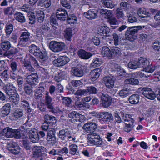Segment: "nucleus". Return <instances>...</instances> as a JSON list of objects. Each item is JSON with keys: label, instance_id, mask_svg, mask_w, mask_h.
Returning a JSON list of instances; mask_svg holds the SVG:
<instances>
[{"label": "nucleus", "instance_id": "1", "mask_svg": "<svg viewBox=\"0 0 160 160\" xmlns=\"http://www.w3.org/2000/svg\"><path fill=\"white\" fill-rule=\"evenodd\" d=\"M4 88L6 93L9 96L10 101L15 103H18L19 100V96L13 85L10 83L7 84L5 85Z\"/></svg>", "mask_w": 160, "mask_h": 160}, {"label": "nucleus", "instance_id": "2", "mask_svg": "<svg viewBox=\"0 0 160 160\" xmlns=\"http://www.w3.org/2000/svg\"><path fill=\"white\" fill-rule=\"evenodd\" d=\"M88 144L90 146L98 147L102 144V141L100 137L95 133L89 135L87 137Z\"/></svg>", "mask_w": 160, "mask_h": 160}, {"label": "nucleus", "instance_id": "3", "mask_svg": "<svg viewBox=\"0 0 160 160\" xmlns=\"http://www.w3.org/2000/svg\"><path fill=\"white\" fill-rule=\"evenodd\" d=\"M75 133L67 129H62L59 131V137L61 139L65 141L68 140L76 142V138L74 136Z\"/></svg>", "mask_w": 160, "mask_h": 160}, {"label": "nucleus", "instance_id": "4", "mask_svg": "<svg viewBox=\"0 0 160 160\" xmlns=\"http://www.w3.org/2000/svg\"><path fill=\"white\" fill-rule=\"evenodd\" d=\"M29 51L30 53L43 61H45L47 59L46 53L42 52L40 50L39 48L34 44H32L29 47Z\"/></svg>", "mask_w": 160, "mask_h": 160}, {"label": "nucleus", "instance_id": "5", "mask_svg": "<svg viewBox=\"0 0 160 160\" xmlns=\"http://www.w3.org/2000/svg\"><path fill=\"white\" fill-rule=\"evenodd\" d=\"M65 45L62 42H58L55 41L51 42L49 45L50 49L54 52H58L63 50Z\"/></svg>", "mask_w": 160, "mask_h": 160}, {"label": "nucleus", "instance_id": "6", "mask_svg": "<svg viewBox=\"0 0 160 160\" xmlns=\"http://www.w3.org/2000/svg\"><path fill=\"white\" fill-rule=\"evenodd\" d=\"M101 116L98 119L99 121L101 124L108 123L112 121L113 119L112 115L110 112H101Z\"/></svg>", "mask_w": 160, "mask_h": 160}, {"label": "nucleus", "instance_id": "7", "mask_svg": "<svg viewBox=\"0 0 160 160\" xmlns=\"http://www.w3.org/2000/svg\"><path fill=\"white\" fill-rule=\"evenodd\" d=\"M137 29L134 27H130L126 32V36L127 39L130 41H133L137 37Z\"/></svg>", "mask_w": 160, "mask_h": 160}, {"label": "nucleus", "instance_id": "8", "mask_svg": "<svg viewBox=\"0 0 160 160\" xmlns=\"http://www.w3.org/2000/svg\"><path fill=\"white\" fill-rule=\"evenodd\" d=\"M70 60L69 58L66 56H61L56 60H54L53 63L56 66L60 67L62 66L67 63Z\"/></svg>", "mask_w": 160, "mask_h": 160}, {"label": "nucleus", "instance_id": "9", "mask_svg": "<svg viewBox=\"0 0 160 160\" xmlns=\"http://www.w3.org/2000/svg\"><path fill=\"white\" fill-rule=\"evenodd\" d=\"M142 94L147 98L153 100L156 98V95L152 89L148 88H144L142 89Z\"/></svg>", "mask_w": 160, "mask_h": 160}, {"label": "nucleus", "instance_id": "10", "mask_svg": "<svg viewBox=\"0 0 160 160\" xmlns=\"http://www.w3.org/2000/svg\"><path fill=\"white\" fill-rule=\"evenodd\" d=\"M56 14L58 19L61 21L65 20L68 17L67 12L63 8H59L57 9Z\"/></svg>", "mask_w": 160, "mask_h": 160}, {"label": "nucleus", "instance_id": "11", "mask_svg": "<svg viewBox=\"0 0 160 160\" xmlns=\"http://www.w3.org/2000/svg\"><path fill=\"white\" fill-rule=\"evenodd\" d=\"M30 33L28 31L23 32L20 37V40L19 42V45L24 46L27 42L30 39Z\"/></svg>", "mask_w": 160, "mask_h": 160}, {"label": "nucleus", "instance_id": "12", "mask_svg": "<svg viewBox=\"0 0 160 160\" xmlns=\"http://www.w3.org/2000/svg\"><path fill=\"white\" fill-rule=\"evenodd\" d=\"M32 149L34 156L37 157L42 156L46 150V148L42 146H35Z\"/></svg>", "mask_w": 160, "mask_h": 160}, {"label": "nucleus", "instance_id": "13", "mask_svg": "<svg viewBox=\"0 0 160 160\" xmlns=\"http://www.w3.org/2000/svg\"><path fill=\"white\" fill-rule=\"evenodd\" d=\"M48 132L47 140L50 144L53 145L56 142L55 129L53 128H50Z\"/></svg>", "mask_w": 160, "mask_h": 160}, {"label": "nucleus", "instance_id": "14", "mask_svg": "<svg viewBox=\"0 0 160 160\" xmlns=\"http://www.w3.org/2000/svg\"><path fill=\"white\" fill-rule=\"evenodd\" d=\"M8 150L12 153L17 154H18L20 151V147L17 145L15 142H11L8 146Z\"/></svg>", "mask_w": 160, "mask_h": 160}, {"label": "nucleus", "instance_id": "15", "mask_svg": "<svg viewBox=\"0 0 160 160\" xmlns=\"http://www.w3.org/2000/svg\"><path fill=\"white\" fill-rule=\"evenodd\" d=\"M38 76L36 73H32L27 76L26 80L27 83L30 84H36L38 82Z\"/></svg>", "mask_w": 160, "mask_h": 160}, {"label": "nucleus", "instance_id": "16", "mask_svg": "<svg viewBox=\"0 0 160 160\" xmlns=\"http://www.w3.org/2000/svg\"><path fill=\"white\" fill-rule=\"evenodd\" d=\"M101 99L102 106L104 108H107L111 104L112 99L108 95L102 94Z\"/></svg>", "mask_w": 160, "mask_h": 160}, {"label": "nucleus", "instance_id": "17", "mask_svg": "<svg viewBox=\"0 0 160 160\" xmlns=\"http://www.w3.org/2000/svg\"><path fill=\"white\" fill-rule=\"evenodd\" d=\"M97 125L93 122H88L83 126V128L88 132H94L97 128Z\"/></svg>", "mask_w": 160, "mask_h": 160}, {"label": "nucleus", "instance_id": "18", "mask_svg": "<svg viewBox=\"0 0 160 160\" xmlns=\"http://www.w3.org/2000/svg\"><path fill=\"white\" fill-rule=\"evenodd\" d=\"M104 81L106 87L108 88H112L114 84V80L112 76H108L104 78Z\"/></svg>", "mask_w": 160, "mask_h": 160}, {"label": "nucleus", "instance_id": "19", "mask_svg": "<svg viewBox=\"0 0 160 160\" xmlns=\"http://www.w3.org/2000/svg\"><path fill=\"white\" fill-rule=\"evenodd\" d=\"M101 72V69L100 68L95 69L92 70L90 72L91 79L92 81L96 80L99 77Z\"/></svg>", "mask_w": 160, "mask_h": 160}, {"label": "nucleus", "instance_id": "20", "mask_svg": "<svg viewBox=\"0 0 160 160\" xmlns=\"http://www.w3.org/2000/svg\"><path fill=\"white\" fill-rule=\"evenodd\" d=\"M98 12L95 9H91L87 12L84 13V16L89 19H93L95 18L97 16Z\"/></svg>", "mask_w": 160, "mask_h": 160}, {"label": "nucleus", "instance_id": "21", "mask_svg": "<svg viewBox=\"0 0 160 160\" xmlns=\"http://www.w3.org/2000/svg\"><path fill=\"white\" fill-rule=\"evenodd\" d=\"M137 62L138 68H142L143 69L149 63L147 58L142 57L138 58Z\"/></svg>", "mask_w": 160, "mask_h": 160}, {"label": "nucleus", "instance_id": "22", "mask_svg": "<svg viewBox=\"0 0 160 160\" xmlns=\"http://www.w3.org/2000/svg\"><path fill=\"white\" fill-rule=\"evenodd\" d=\"M11 105L9 103L5 104L1 109V114L2 117H5L8 115L10 112Z\"/></svg>", "mask_w": 160, "mask_h": 160}, {"label": "nucleus", "instance_id": "23", "mask_svg": "<svg viewBox=\"0 0 160 160\" xmlns=\"http://www.w3.org/2000/svg\"><path fill=\"white\" fill-rule=\"evenodd\" d=\"M78 54L80 58L84 59L90 58L92 54L90 52H87L83 50H80L78 52Z\"/></svg>", "mask_w": 160, "mask_h": 160}, {"label": "nucleus", "instance_id": "24", "mask_svg": "<svg viewBox=\"0 0 160 160\" xmlns=\"http://www.w3.org/2000/svg\"><path fill=\"white\" fill-rule=\"evenodd\" d=\"M102 54L104 57L108 58L109 59L112 58L111 51L106 46L103 47L102 49Z\"/></svg>", "mask_w": 160, "mask_h": 160}, {"label": "nucleus", "instance_id": "25", "mask_svg": "<svg viewBox=\"0 0 160 160\" xmlns=\"http://www.w3.org/2000/svg\"><path fill=\"white\" fill-rule=\"evenodd\" d=\"M69 153L70 154L74 155L79 154L78 147L75 144H71L68 146Z\"/></svg>", "mask_w": 160, "mask_h": 160}, {"label": "nucleus", "instance_id": "26", "mask_svg": "<svg viewBox=\"0 0 160 160\" xmlns=\"http://www.w3.org/2000/svg\"><path fill=\"white\" fill-rule=\"evenodd\" d=\"M138 14L142 18H145L150 16V13L147 12L146 10L143 8H139L138 10Z\"/></svg>", "mask_w": 160, "mask_h": 160}, {"label": "nucleus", "instance_id": "27", "mask_svg": "<svg viewBox=\"0 0 160 160\" xmlns=\"http://www.w3.org/2000/svg\"><path fill=\"white\" fill-rule=\"evenodd\" d=\"M12 136L11 137H14L18 139L21 138L23 136V131L19 129H12Z\"/></svg>", "mask_w": 160, "mask_h": 160}, {"label": "nucleus", "instance_id": "28", "mask_svg": "<svg viewBox=\"0 0 160 160\" xmlns=\"http://www.w3.org/2000/svg\"><path fill=\"white\" fill-rule=\"evenodd\" d=\"M100 12L102 17L108 19L110 18L112 13L111 11L106 9H101L100 10Z\"/></svg>", "mask_w": 160, "mask_h": 160}, {"label": "nucleus", "instance_id": "29", "mask_svg": "<svg viewBox=\"0 0 160 160\" xmlns=\"http://www.w3.org/2000/svg\"><path fill=\"white\" fill-rule=\"evenodd\" d=\"M12 129L7 128L3 129L1 132V136H4L7 138L11 137Z\"/></svg>", "mask_w": 160, "mask_h": 160}, {"label": "nucleus", "instance_id": "30", "mask_svg": "<svg viewBox=\"0 0 160 160\" xmlns=\"http://www.w3.org/2000/svg\"><path fill=\"white\" fill-rule=\"evenodd\" d=\"M139 83L138 80V79L134 78H128L124 81V83L126 85H138Z\"/></svg>", "mask_w": 160, "mask_h": 160}, {"label": "nucleus", "instance_id": "31", "mask_svg": "<svg viewBox=\"0 0 160 160\" xmlns=\"http://www.w3.org/2000/svg\"><path fill=\"white\" fill-rule=\"evenodd\" d=\"M139 96L138 94H133L129 98V101L130 103L132 104H137L139 100Z\"/></svg>", "mask_w": 160, "mask_h": 160}, {"label": "nucleus", "instance_id": "32", "mask_svg": "<svg viewBox=\"0 0 160 160\" xmlns=\"http://www.w3.org/2000/svg\"><path fill=\"white\" fill-rule=\"evenodd\" d=\"M112 58L119 56L121 54V50L118 47H113L111 48Z\"/></svg>", "mask_w": 160, "mask_h": 160}, {"label": "nucleus", "instance_id": "33", "mask_svg": "<svg viewBox=\"0 0 160 160\" xmlns=\"http://www.w3.org/2000/svg\"><path fill=\"white\" fill-rule=\"evenodd\" d=\"M52 101V98L48 95V92H47L45 96V103L49 109L53 110Z\"/></svg>", "mask_w": 160, "mask_h": 160}, {"label": "nucleus", "instance_id": "34", "mask_svg": "<svg viewBox=\"0 0 160 160\" xmlns=\"http://www.w3.org/2000/svg\"><path fill=\"white\" fill-rule=\"evenodd\" d=\"M116 16L118 19H122L125 20L126 18V17L125 16L122 10L120 8H117L116 12Z\"/></svg>", "mask_w": 160, "mask_h": 160}, {"label": "nucleus", "instance_id": "35", "mask_svg": "<svg viewBox=\"0 0 160 160\" xmlns=\"http://www.w3.org/2000/svg\"><path fill=\"white\" fill-rule=\"evenodd\" d=\"M73 70V72L75 76L82 77L84 74V72L82 67L74 68Z\"/></svg>", "mask_w": 160, "mask_h": 160}, {"label": "nucleus", "instance_id": "36", "mask_svg": "<svg viewBox=\"0 0 160 160\" xmlns=\"http://www.w3.org/2000/svg\"><path fill=\"white\" fill-rule=\"evenodd\" d=\"M45 122L47 123H50L56 122V120L55 117L52 116L51 115L47 114L44 116Z\"/></svg>", "mask_w": 160, "mask_h": 160}, {"label": "nucleus", "instance_id": "37", "mask_svg": "<svg viewBox=\"0 0 160 160\" xmlns=\"http://www.w3.org/2000/svg\"><path fill=\"white\" fill-rule=\"evenodd\" d=\"M102 63V59L100 58H97L94 59L91 63V65L93 68L98 67L100 66Z\"/></svg>", "mask_w": 160, "mask_h": 160}, {"label": "nucleus", "instance_id": "38", "mask_svg": "<svg viewBox=\"0 0 160 160\" xmlns=\"http://www.w3.org/2000/svg\"><path fill=\"white\" fill-rule=\"evenodd\" d=\"M67 21L69 24H74L77 23V18L74 14H72L68 16Z\"/></svg>", "mask_w": 160, "mask_h": 160}, {"label": "nucleus", "instance_id": "39", "mask_svg": "<svg viewBox=\"0 0 160 160\" xmlns=\"http://www.w3.org/2000/svg\"><path fill=\"white\" fill-rule=\"evenodd\" d=\"M14 17L16 19L21 22H25V19L23 14L20 12H17L14 15Z\"/></svg>", "mask_w": 160, "mask_h": 160}, {"label": "nucleus", "instance_id": "40", "mask_svg": "<svg viewBox=\"0 0 160 160\" xmlns=\"http://www.w3.org/2000/svg\"><path fill=\"white\" fill-rule=\"evenodd\" d=\"M36 16L38 21L40 23L42 22L44 20V14L43 11L38 10L36 12Z\"/></svg>", "mask_w": 160, "mask_h": 160}, {"label": "nucleus", "instance_id": "41", "mask_svg": "<svg viewBox=\"0 0 160 160\" xmlns=\"http://www.w3.org/2000/svg\"><path fill=\"white\" fill-rule=\"evenodd\" d=\"M39 3L40 6L45 8H48L51 5L50 0H41Z\"/></svg>", "mask_w": 160, "mask_h": 160}, {"label": "nucleus", "instance_id": "42", "mask_svg": "<svg viewBox=\"0 0 160 160\" xmlns=\"http://www.w3.org/2000/svg\"><path fill=\"white\" fill-rule=\"evenodd\" d=\"M72 35L71 28H67L64 31V37L68 40L70 41Z\"/></svg>", "mask_w": 160, "mask_h": 160}, {"label": "nucleus", "instance_id": "43", "mask_svg": "<svg viewBox=\"0 0 160 160\" xmlns=\"http://www.w3.org/2000/svg\"><path fill=\"white\" fill-rule=\"evenodd\" d=\"M104 28H104L103 31L104 32V36L102 37V38L103 39H105L107 40H108V39H111L110 38L111 36L110 35H108V34L110 32V29L109 28H108L107 26H106L104 25Z\"/></svg>", "mask_w": 160, "mask_h": 160}, {"label": "nucleus", "instance_id": "44", "mask_svg": "<svg viewBox=\"0 0 160 160\" xmlns=\"http://www.w3.org/2000/svg\"><path fill=\"white\" fill-rule=\"evenodd\" d=\"M157 67L155 66H152V65H149V64L144 69L142 70L143 71H145V72L152 73L155 70H157Z\"/></svg>", "mask_w": 160, "mask_h": 160}, {"label": "nucleus", "instance_id": "45", "mask_svg": "<svg viewBox=\"0 0 160 160\" xmlns=\"http://www.w3.org/2000/svg\"><path fill=\"white\" fill-rule=\"evenodd\" d=\"M102 2L103 4L108 8H112L114 7V4L112 1L110 0H102Z\"/></svg>", "mask_w": 160, "mask_h": 160}, {"label": "nucleus", "instance_id": "46", "mask_svg": "<svg viewBox=\"0 0 160 160\" xmlns=\"http://www.w3.org/2000/svg\"><path fill=\"white\" fill-rule=\"evenodd\" d=\"M135 126V125L134 124V123H132L131 124L125 123L124 126L123 130L126 132H129Z\"/></svg>", "mask_w": 160, "mask_h": 160}, {"label": "nucleus", "instance_id": "47", "mask_svg": "<svg viewBox=\"0 0 160 160\" xmlns=\"http://www.w3.org/2000/svg\"><path fill=\"white\" fill-rule=\"evenodd\" d=\"M123 119L125 122H128L133 123H134L135 122L131 115L128 114H125L123 115Z\"/></svg>", "mask_w": 160, "mask_h": 160}, {"label": "nucleus", "instance_id": "48", "mask_svg": "<svg viewBox=\"0 0 160 160\" xmlns=\"http://www.w3.org/2000/svg\"><path fill=\"white\" fill-rule=\"evenodd\" d=\"M35 130V135H31L29 136V138L31 141L33 142H38L39 140L37 130Z\"/></svg>", "mask_w": 160, "mask_h": 160}, {"label": "nucleus", "instance_id": "49", "mask_svg": "<svg viewBox=\"0 0 160 160\" xmlns=\"http://www.w3.org/2000/svg\"><path fill=\"white\" fill-rule=\"evenodd\" d=\"M119 96L122 98H124L129 95V92L127 89L125 88L120 90L118 93Z\"/></svg>", "mask_w": 160, "mask_h": 160}, {"label": "nucleus", "instance_id": "50", "mask_svg": "<svg viewBox=\"0 0 160 160\" xmlns=\"http://www.w3.org/2000/svg\"><path fill=\"white\" fill-rule=\"evenodd\" d=\"M115 71H117L118 75L119 76H123L125 75L126 72L120 66H117L116 67Z\"/></svg>", "mask_w": 160, "mask_h": 160}, {"label": "nucleus", "instance_id": "51", "mask_svg": "<svg viewBox=\"0 0 160 160\" xmlns=\"http://www.w3.org/2000/svg\"><path fill=\"white\" fill-rule=\"evenodd\" d=\"M87 92V94H95L97 92V89L95 87L92 86H90L88 87L86 89Z\"/></svg>", "mask_w": 160, "mask_h": 160}, {"label": "nucleus", "instance_id": "52", "mask_svg": "<svg viewBox=\"0 0 160 160\" xmlns=\"http://www.w3.org/2000/svg\"><path fill=\"white\" fill-rule=\"evenodd\" d=\"M1 47L4 50L9 49L11 47L10 42L8 41H4L1 43Z\"/></svg>", "mask_w": 160, "mask_h": 160}, {"label": "nucleus", "instance_id": "53", "mask_svg": "<svg viewBox=\"0 0 160 160\" xmlns=\"http://www.w3.org/2000/svg\"><path fill=\"white\" fill-rule=\"evenodd\" d=\"M23 66L26 68L28 70L31 72H32L34 71V68L31 66L30 64L29 61L24 60L23 63Z\"/></svg>", "mask_w": 160, "mask_h": 160}, {"label": "nucleus", "instance_id": "54", "mask_svg": "<svg viewBox=\"0 0 160 160\" xmlns=\"http://www.w3.org/2000/svg\"><path fill=\"white\" fill-rule=\"evenodd\" d=\"M128 67L131 69H135L138 68L137 62L134 61H131L128 64Z\"/></svg>", "mask_w": 160, "mask_h": 160}, {"label": "nucleus", "instance_id": "55", "mask_svg": "<svg viewBox=\"0 0 160 160\" xmlns=\"http://www.w3.org/2000/svg\"><path fill=\"white\" fill-rule=\"evenodd\" d=\"M23 115V113L21 110L17 109L15 110L13 114V116L15 119L19 118L22 117Z\"/></svg>", "mask_w": 160, "mask_h": 160}, {"label": "nucleus", "instance_id": "56", "mask_svg": "<svg viewBox=\"0 0 160 160\" xmlns=\"http://www.w3.org/2000/svg\"><path fill=\"white\" fill-rule=\"evenodd\" d=\"M108 22L111 25L112 28L113 29L115 28L113 27V25H117L118 23V22L117 19L114 17H112L110 18H109Z\"/></svg>", "mask_w": 160, "mask_h": 160}, {"label": "nucleus", "instance_id": "57", "mask_svg": "<svg viewBox=\"0 0 160 160\" xmlns=\"http://www.w3.org/2000/svg\"><path fill=\"white\" fill-rule=\"evenodd\" d=\"M71 83L73 86L77 87L82 85L83 82L82 80H74L72 81Z\"/></svg>", "mask_w": 160, "mask_h": 160}, {"label": "nucleus", "instance_id": "58", "mask_svg": "<svg viewBox=\"0 0 160 160\" xmlns=\"http://www.w3.org/2000/svg\"><path fill=\"white\" fill-rule=\"evenodd\" d=\"M50 23L54 29H55L56 28V27L58 26V23L56 18L53 16L51 17Z\"/></svg>", "mask_w": 160, "mask_h": 160}, {"label": "nucleus", "instance_id": "59", "mask_svg": "<svg viewBox=\"0 0 160 160\" xmlns=\"http://www.w3.org/2000/svg\"><path fill=\"white\" fill-rule=\"evenodd\" d=\"M114 45H118L120 43V39L119 38L118 35L115 33L112 35Z\"/></svg>", "mask_w": 160, "mask_h": 160}, {"label": "nucleus", "instance_id": "60", "mask_svg": "<svg viewBox=\"0 0 160 160\" xmlns=\"http://www.w3.org/2000/svg\"><path fill=\"white\" fill-rule=\"evenodd\" d=\"M13 30V26L12 24L7 25L6 26L5 32L7 35H10Z\"/></svg>", "mask_w": 160, "mask_h": 160}, {"label": "nucleus", "instance_id": "61", "mask_svg": "<svg viewBox=\"0 0 160 160\" xmlns=\"http://www.w3.org/2000/svg\"><path fill=\"white\" fill-rule=\"evenodd\" d=\"M89 41L93 43L96 46L98 45L100 43V39L97 37H93L92 39L89 40Z\"/></svg>", "mask_w": 160, "mask_h": 160}, {"label": "nucleus", "instance_id": "62", "mask_svg": "<svg viewBox=\"0 0 160 160\" xmlns=\"http://www.w3.org/2000/svg\"><path fill=\"white\" fill-rule=\"evenodd\" d=\"M63 103L66 106H69L72 101L71 99L68 97H64L62 99Z\"/></svg>", "mask_w": 160, "mask_h": 160}, {"label": "nucleus", "instance_id": "63", "mask_svg": "<svg viewBox=\"0 0 160 160\" xmlns=\"http://www.w3.org/2000/svg\"><path fill=\"white\" fill-rule=\"evenodd\" d=\"M78 116L77 117L76 119H74L75 121H79L81 122H83L85 120V117L84 115L78 113Z\"/></svg>", "mask_w": 160, "mask_h": 160}, {"label": "nucleus", "instance_id": "64", "mask_svg": "<svg viewBox=\"0 0 160 160\" xmlns=\"http://www.w3.org/2000/svg\"><path fill=\"white\" fill-rule=\"evenodd\" d=\"M87 94V92L86 89H79L78 90L75 92V95L78 96H82L83 95H85Z\"/></svg>", "mask_w": 160, "mask_h": 160}]
</instances>
